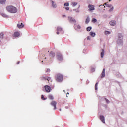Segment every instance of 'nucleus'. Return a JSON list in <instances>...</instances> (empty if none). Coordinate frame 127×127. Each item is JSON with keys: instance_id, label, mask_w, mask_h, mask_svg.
<instances>
[{"instance_id": "1", "label": "nucleus", "mask_w": 127, "mask_h": 127, "mask_svg": "<svg viewBox=\"0 0 127 127\" xmlns=\"http://www.w3.org/2000/svg\"><path fill=\"white\" fill-rule=\"evenodd\" d=\"M7 11L11 13H16L17 12V9L16 7H13V6H8L6 7Z\"/></svg>"}, {"instance_id": "2", "label": "nucleus", "mask_w": 127, "mask_h": 127, "mask_svg": "<svg viewBox=\"0 0 127 127\" xmlns=\"http://www.w3.org/2000/svg\"><path fill=\"white\" fill-rule=\"evenodd\" d=\"M56 80L57 82H62L63 81V76L60 74L57 75Z\"/></svg>"}, {"instance_id": "3", "label": "nucleus", "mask_w": 127, "mask_h": 127, "mask_svg": "<svg viewBox=\"0 0 127 127\" xmlns=\"http://www.w3.org/2000/svg\"><path fill=\"white\" fill-rule=\"evenodd\" d=\"M57 58L58 60H59V61H61L62 60H63V57H62V55L61 53L58 52L57 53Z\"/></svg>"}, {"instance_id": "4", "label": "nucleus", "mask_w": 127, "mask_h": 127, "mask_svg": "<svg viewBox=\"0 0 127 127\" xmlns=\"http://www.w3.org/2000/svg\"><path fill=\"white\" fill-rule=\"evenodd\" d=\"M118 38L119 39L117 40V43H123V35L122 34H118Z\"/></svg>"}, {"instance_id": "5", "label": "nucleus", "mask_w": 127, "mask_h": 127, "mask_svg": "<svg viewBox=\"0 0 127 127\" xmlns=\"http://www.w3.org/2000/svg\"><path fill=\"white\" fill-rule=\"evenodd\" d=\"M68 19L69 22H71V23H76V19L73 18V17L68 16Z\"/></svg>"}, {"instance_id": "6", "label": "nucleus", "mask_w": 127, "mask_h": 127, "mask_svg": "<svg viewBox=\"0 0 127 127\" xmlns=\"http://www.w3.org/2000/svg\"><path fill=\"white\" fill-rule=\"evenodd\" d=\"M45 90L46 93H50L51 92V87L48 85H45L44 86Z\"/></svg>"}, {"instance_id": "7", "label": "nucleus", "mask_w": 127, "mask_h": 127, "mask_svg": "<svg viewBox=\"0 0 127 127\" xmlns=\"http://www.w3.org/2000/svg\"><path fill=\"white\" fill-rule=\"evenodd\" d=\"M57 104V102L55 101H53L51 103V106H53L54 107V110H56V105Z\"/></svg>"}, {"instance_id": "8", "label": "nucleus", "mask_w": 127, "mask_h": 127, "mask_svg": "<svg viewBox=\"0 0 127 127\" xmlns=\"http://www.w3.org/2000/svg\"><path fill=\"white\" fill-rule=\"evenodd\" d=\"M24 26V25H23V23L21 22V21H19L18 23L17 24V27L18 28H22Z\"/></svg>"}, {"instance_id": "9", "label": "nucleus", "mask_w": 127, "mask_h": 127, "mask_svg": "<svg viewBox=\"0 0 127 127\" xmlns=\"http://www.w3.org/2000/svg\"><path fill=\"white\" fill-rule=\"evenodd\" d=\"M89 11H92V10H95V6L93 5H88Z\"/></svg>"}, {"instance_id": "10", "label": "nucleus", "mask_w": 127, "mask_h": 127, "mask_svg": "<svg viewBox=\"0 0 127 127\" xmlns=\"http://www.w3.org/2000/svg\"><path fill=\"white\" fill-rule=\"evenodd\" d=\"M42 80H45V81L48 80V82H52V81L51 80V78L50 77H42Z\"/></svg>"}, {"instance_id": "11", "label": "nucleus", "mask_w": 127, "mask_h": 127, "mask_svg": "<svg viewBox=\"0 0 127 127\" xmlns=\"http://www.w3.org/2000/svg\"><path fill=\"white\" fill-rule=\"evenodd\" d=\"M74 27L76 30H78V29H81V26H80V25L74 24Z\"/></svg>"}, {"instance_id": "12", "label": "nucleus", "mask_w": 127, "mask_h": 127, "mask_svg": "<svg viewBox=\"0 0 127 127\" xmlns=\"http://www.w3.org/2000/svg\"><path fill=\"white\" fill-rule=\"evenodd\" d=\"M20 35V34L19 33V32H15L14 33V34L13 35V36L14 37H18Z\"/></svg>"}, {"instance_id": "13", "label": "nucleus", "mask_w": 127, "mask_h": 127, "mask_svg": "<svg viewBox=\"0 0 127 127\" xmlns=\"http://www.w3.org/2000/svg\"><path fill=\"white\" fill-rule=\"evenodd\" d=\"M100 119L101 120V122H102V123H104V124H105V117H104V116L101 115L100 116Z\"/></svg>"}, {"instance_id": "14", "label": "nucleus", "mask_w": 127, "mask_h": 127, "mask_svg": "<svg viewBox=\"0 0 127 127\" xmlns=\"http://www.w3.org/2000/svg\"><path fill=\"white\" fill-rule=\"evenodd\" d=\"M109 23L110 25H112V26H115V25H116V21L114 20L110 21Z\"/></svg>"}, {"instance_id": "15", "label": "nucleus", "mask_w": 127, "mask_h": 127, "mask_svg": "<svg viewBox=\"0 0 127 127\" xmlns=\"http://www.w3.org/2000/svg\"><path fill=\"white\" fill-rule=\"evenodd\" d=\"M105 77V68L103 69L102 72L101 73V78H104Z\"/></svg>"}, {"instance_id": "16", "label": "nucleus", "mask_w": 127, "mask_h": 127, "mask_svg": "<svg viewBox=\"0 0 127 127\" xmlns=\"http://www.w3.org/2000/svg\"><path fill=\"white\" fill-rule=\"evenodd\" d=\"M104 54H105V50H104V49H102V52L101 53V56L102 58L104 57Z\"/></svg>"}, {"instance_id": "17", "label": "nucleus", "mask_w": 127, "mask_h": 127, "mask_svg": "<svg viewBox=\"0 0 127 127\" xmlns=\"http://www.w3.org/2000/svg\"><path fill=\"white\" fill-rule=\"evenodd\" d=\"M50 56L51 57H54V56H55V54L53 52H51L50 53Z\"/></svg>"}, {"instance_id": "18", "label": "nucleus", "mask_w": 127, "mask_h": 127, "mask_svg": "<svg viewBox=\"0 0 127 127\" xmlns=\"http://www.w3.org/2000/svg\"><path fill=\"white\" fill-rule=\"evenodd\" d=\"M48 98H49L50 100H54V97H53V96H52V95L50 94V95H49V96H48Z\"/></svg>"}, {"instance_id": "19", "label": "nucleus", "mask_w": 127, "mask_h": 127, "mask_svg": "<svg viewBox=\"0 0 127 127\" xmlns=\"http://www.w3.org/2000/svg\"><path fill=\"white\" fill-rule=\"evenodd\" d=\"M90 35L92 37H95V36H96V33H94L93 32H90Z\"/></svg>"}, {"instance_id": "20", "label": "nucleus", "mask_w": 127, "mask_h": 127, "mask_svg": "<svg viewBox=\"0 0 127 127\" xmlns=\"http://www.w3.org/2000/svg\"><path fill=\"white\" fill-rule=\"evenodd\" d=\"M3 33H1L0 34V39H3Z\"/></svg>"}, {"instance_id": "21", "label": "nucleus", "mask_w": 127, "mask_h": 127, "mask_svg": "<svg viewBox=\"0 0 127 127\" xmlns=\"http://www.w3.org/2000/svg\"><path fill=\"white\" fill-rule=\"evenodd\" d=\"M1 15H2L3 17H5L6 18H7L8 17V16L4 13H1Z\"/></svg>"}, {"instance_id": "22", "label": "nucleus", "mask_w": 127, "mask_h": 127, "mask_svg": "<svg viewBox=\"0 0 127 127\" xmlns=\"http://www.w3.org/2000/svg\"><path fill=\"white\" fill-rule=\"evenodd\" d=\"M89 22H90V18L87 17L86 19L85 23L86 24H88Z\"/></svg>"}, {"instance_id": "23", "label": "nucleus", "mask_w": 127, "mask_h": 127, "mask_svg": "<svg viewBox=\"0 0 127 127\" xmlns=\"http://www.w3.org/2000/svg\"><path fill=\"white\" fill-rule=\"evenodd\" d=\"M6 0H0V3L1 4H3L4 3H5V1Z\"/></svg>"}, {"instance_id": "24", "label": "nucleus", "mask_w": 127, "mask_h": 127, "mask_svg": "<svg viewBox=\"0 0 127 127\" xmlns=\"http://www.w3.org/2000/svg\"><path fill=\"white\" fill-rule=\"evenodd\" d=\"M72 5H73V6H76V5H77L78 4V3H77L76 2H72L71 3Z\"/></svg>"}, {"instance_id": "25", "label": "nucleus", "mask_w": 127, "mask_h": 127, "mask_svg": "<svg viewBox=\"0 0 127 127\" xmlns=\"http://www.w3.org/2000/svg\"><path fill=\"white\" fill-rule=\"evenodd\" d=\"M52 4L53 7H54V8L56 7V4L54 1H52Z\"/></svg>"}, {"instance_id": "26", "label": "nucleus", "mask_w": 127, "mask_h": 127, "mask_svg": "<svg viewBox=\"0 0 127 127\" xmlns=\"http://www.w3.org/2000/svg\"><path fill=\"white\" fill-rule=\"evenodd\" d=\"M91 29H92V27H87L86 28L87 31H91Z\"/></svg>"}, {"instance_id": "27", "label": "nucleus", "mask_w": 127, "mask_h": 127, "mask_svg": "<svg viewBox=\"0 0 127 127\" xmlns=\"http://www.w3.org/2000/svg\"><path fill=\"white\" fill-rule=\"evenodd\" d=\"M57 30L58 31H61L62 30V28L60 27H58L57 28Z\"/></svg>"}, {"instance_id": "28", "label": "nucleus", "mask_w": 127, "mask_h": 127, "mask_svg": "<svg viewBox=\"0 0 127 127\" xmlns=\"http://www.w3.org/2000/svg\"><path fill=\"white\" fill-rule=\"evenodd\" d=\"M95 89L96 90H98V83H96L95 85Z\"/></svg>"}, {"instance_id": "29", "label": "nucleus", "mask_w": 127, "mask_h": 127, "mask_svg": "<svg viewBox=\"0 0 127 127\" xmlns=\"http://www.w3.org/2000/svg\"><path fill=\"white\" fill-rule=\"evenodd\" d=\"M110 33H111V32L109 31H105V34L107 35V34H110Z\"/></svg>"}, {"instance_id": "30", "label": "nucleus", "mask_w": 127, "mask_h": 127, "mask_svg": "<svg viewBox=\"0 0 127 127\" xmlns=\"http://www.w3.org/2000/svg\"><path fill=\"white\" fill-rule=\"evenodd\" d=\"M92 22H93V23H95V22H97V19H95V18H93L92 19Z\"/></svg>"}, {"instance_id": "31", "label": "nucleus", "mask_w": 127, "mask_h": 127, "mask_svg": "<svg viewBox=\"0 0 127 127\" xmlns=\"http://www.w3.org/2000/svg\"><path fill=\"white\" fill-rule=\"evenodd\" d=\"M64 6H69V3H65L64 4Z\"/></svg>"}, {"instance_id": "32", "label": "nucleus", "mask_w": 127, "mask_h": 127, "mask_svg": "<svg viewBox=\"0 0 127 127\" xmlns=\"http://www.w3.org/2000/svg\"><path fill=\"white\" fill-rule=\"evenodd\" d=\"M41 99L42 100H46V98H44V96H43V95L41 96Z\"/></svg>"}, {"instance_id": "33", "label": "nucleus", "mask_w": 127, "mask_h": 127, "mask_svg": "<svg viewBox=\"0 0 127 127\" xmlns=\"http://www.w3.org/2000/svg\"><path fill=\"white\" fill-rule=\"evenodd\" d=\"M105 100L106 102V103H107V104H109V103L110 102V101H109V100H108L107 98H105Z\"/></svg>"}, {"instance_id": "34", "label": "nucleus", "mask_w": 127, "mask_h": 127, "mask_svg": "<svg viewBox=\"0 0 127 127\" xmlns=\"http://www.w3.org/2000/svg\"><path fill=\"white\" fill-rule=\"evenodd\" d=\"M46 72H47V73H49V72H50V69H49V68L47 69L46 70Z\"/></svg>"}, {"instance_id": "35", "label": "nucleus", "mask_w": 127, "mask_h": 127, "mask_svg": "<svg viewBox=\"0 0 127 127\" xmlns=\"http://www.w3.org/2000/svg\"><path fill=\"white\" fill-rule=\"evenodd\" d=\"M65 9H66V10H69L70 8L68 7H65Z\"/></svg>"}, {"instance_id": "36", "label": "nucleus", "mask_w": 127, "mask_h": 127, "mask_svg": "<svg viewBox=\"0 0 127 127\" xmlns=\"http://www.w3.org/2000/svg\"><path fill=\"white\" fill-rule=\"evenodd\" d=\"M87 40H91V37L90 36L87 37Z\"/></svg>"}, {"instance_id": "37", "label": "nucleus", "mask_w": 127, "mask_h": 127, "mask_svg": "<svg viewBox=\"0 0 127 127\" xmlns=\"http://www.w3.org/2000/svg\"><path fill=\"white\" fill-rule=\"evenodd\" d=\"M20 63V61H18L16 63L17 65H18Z\"/></svg>"}, {"instance_id": "38", "label": "nucleus", "mask_w": 127, "mask_h": 127, "mask_svg": "<svg viewBox=\"0 0 127 127\" xmlns=\"http://www.w3.org/2000/svg\"><path fill=\"white\" fill-rule=\"evenodd\" d=\"M91 71H92V72H95V69L92 68Z\"/></svg>"}, {"instance_id": "39", "label": "nucleus", "mask_w": 127, "mask_h": 127, "mask_svg": "<svg viewBox=\"0 0 127 127\" xmlns=\"http://www.w3.org/2000/svg\"><path fill=\"white\" fill-rule=\"evenodd\" d=\"M113 9H114V7H112V8L110 10V11H112Z\"/></svg>"}, {"instance_id": "40", "label": "nucleus", "mask_w": 127, "mask_h": 127, "mask_svg": "<svg viewBox=\"0 0 127 127\" xmlns=\"http://www.w3.org/2000/svg\"><path fill=\"white\" fill-rule=\"evenodd\" d=\"M62 17H63V18L66 17V15H62Z\"/></svg>"}, {"instance_id": "41", "label": "nucleus", "mask_w": 127, "mask_h": 127, "mask_svg": "<svg viewBox=\"0 0 127 127\" xmlns=\"http://www.w3.org/2000/svg\"><path fill=\"white\" fill-rule=\"evenodd\" d=\"M107 6L108 7H111V5H107Z\"/></svg>"}, {"instance_id": "42", "label": "nucleus", "mask_w": 127, "mask_h": 127, "mask_svg": "<svg viewBox=\"0 0 127 127\" xmlns=\"http://www.w3.org/2000/svg\"><path fill=\"white\" fill-rule=\"evenodd\" d=\"M57 34H59V32L58 31L57 32Z\"/></svg>"}, {"instance_id": "43", "label": "nucleus", "mask_w": 127, "mask_h": 127, "mask_svg": "<svg viewBox=\"0 0 127 127\" xmlns=\"http://www.w3.org/2000/svg\"><path fill=\"white\" fill-rule=\"evenodd\" d=\"M111 0H109V1H111Z\"/></svg>"}, {"instance_id": "44", "label": "nucleus", "mask_w": 127, "mask_h": 127, "mask_svg": "<svg viewBox=\"0 0 127 127\" xmlns=\"http://www.w3.org/2000/svg\"><path fill=\"white\" fill-rule=\"evenodd\" d=\"M105 5H106V4H107V3H105Z\"/></svg>"}, {"instance_id": "45", "label": "nucleus", "mask_w": 127, "mask_h": 127, "mask_svg": "<svg viewBox=\"0 0 127 127\" xmlns=\"http://www.w3.org/2000/svg\"><path fill=\"white\" fill-rule=\"evenodd\" d=\"M45 59H46V58H45Z\"/></svg>"}, {"instance_id": "46", "label": "nucleus", "mask_w": 127, "mask_h": 127, "mask_svg": "<svg viewBox=\"0 0 127 127\" xmlns=\"http://www.w3.org/2000/svg\"><path fill=\"white\" fill-rule=\"evenodd\" d=\"M60 111H61V109H60Z\"/></svg>"}]
</instances>
